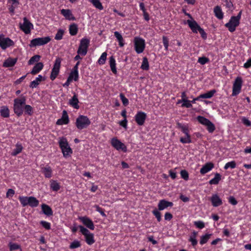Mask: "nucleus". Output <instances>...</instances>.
Returning <instances> with one entry per match:
<instances>
[{
	"label": "nucleus",
	"instance_id": "nucleus-35",
	"mask_svg": "<svg viewBox=\"0 0 251 251\" xmlns=\"http://www.w3.org/2000/svg\"><path fill=\"white\" fill-rule=\"evenodd\" d=\"M114 36L116 38L119 42V45L120 47H123L125 45V40L123 38L122 35L118 31H115Z\"/></svg>",
	"mask_w": 251,
	"mask_h": 251
},
{
	"label": "nucleus",
	"instance_id": "nucleus-32",
	"mask_svg": "<svg viewBox=\"0 0 251 251\" xmlns=\"http://www.w3.org/2000/svg\"><path fill=\"white\" fill-rule=\"evenodd\" d=\"M78 26L76 24L73 23L70 25L69 31L71 35L75 36L76 35L78 32Z\"/></svg>",
	"mask_w": 251,
	"mask_h": 251
},
{
	"label": "nucleus",
	"instance_id": "nucleus-31",
	"mask_svg": "<svg viewBox=\"0 0 251 251\" xmlns=\"http://www.w3.org/2000/svg\"><path fill=\"white\" fill-rule=\"evenodd\" d=\"M109 65L112 73L114 74H117V71L116 69V63L114 57L111 56L109 58Z\"/></svg>",
	"mask_w": 251,
	"mask_h": 251
},
{
	"label": "nucleus",
	"instance_id": "nucleus-43",
	"mask_svg": "<svg viewBox=\"0 0 251 251\" xmlns=\"http://www.w3.org/2000/svg\"><path fill=\"white\" fill-rule=\"evenodd\" d=\"M211 236V234H205V235H203L201 237L200 244L201 245H202L208 241V240L210 239Z\"/></svg>",
	"mask_w": 251,
	"mask_h": 251
},
{
	"label": "nucleus",
	"instance_id": "nucleus-47",
	"mask_svg": "<svg viewBox=\"0 0 251 251\" xmlns=\"http://www.w3.org/2000/svg\"><path fill=\"white\" fill-rule=\"evenodd\" d=\"M64 30L62 29H59L57 30L56 34H55L54 39L56 40H60L62 39L63 36L64 34Z\"/></svg>",
	"mask_w": 251,
	"mask_h": 251
},
{
	"label": "nucleus",
	"instance_id": "nucleus-52",
	"mask_svg": "<svg viewBox=\"0 0 251 251\" xmlns=\"http://www.w3.org/2000/svg\"><path fill=\"white\" fill-rule=\"evenodd\" d=\"M9 249L10 251L16 250L21 249V246L16 243H13L12 242L9 244Z\"/></svg>",
	"mask_w": 251,
	"mask_h": 251
},
{
	"label": "nucleus",
	"instance_id": "nucleus-13",
	"mask_svg": "<svg viewBox=\"0 0 251 251\" xmlns=\"http://www.w3.org/2000/svg\"><path fill=\"white\" fill-rule=\"evenodd\" d=\"M197 120L200 123L207 127V129L210 133H212L215 130V127L214 124L208 119L204 117L199 116L197 117Z\"/></svg>",
	"mask_w": 251,
	"mask_h": 251
},
{
	"label": "nucleus",
	"instance_id": "nucleus-30",
	"mask_svg": "<svg viewBox=\"0 0 251 251\" xmlns=\"http://www.w3.org/2000/svg\"><path fill=\"white\" fill-rule=\"evenodd\" d=\"M41 208L42 212L46 215L50 216L53 215V211L49 205L46 204H42L41 205Z\"/></svg>",
	"mask_w": 251,
	"mask_h": 251
},
{
	"label": "nucleus",
	"instance_id": "nucleus-33",
	"mask_svg": "<svg viewBox=\"0 0 251 251\" xmlns=\"http://www.w3.org/2000/svg\"><path fill=\"white\" fill-rule=\"evenodd\" d=\"M0 114L3 118H8L10 116V111L6 106H2L0 107Z\"/></svg>",
	"mask_w": 251,
	"mask_h": 251
},
{
	"label": "nucleus",
	"instance_id": "nucleus-37",
	"mask_svg": "<svg viewBox=\"0 0 251 251\" xmlns=\"http://www.w3.org/2000/svg\"><path fill=\"white\" fill-rule=\"evenodd\" d=\"M50 187L53 191H58L60 189V184L54 180H50Z\"/></svg>",
	"mask_w": 251,
	"mask_h": 251
},
{
	"label": "nucleus",
	"instance_id": "nucleus-59",
	"mask_svg": "<svg viewBox=\"0 0 251 251\" xmlns=\"http://www.w3.org/2000/svg\"><path fill=\"white\" fill-rule=\"evenodd\" d=\"M180 175L182 178L185 180H188L189 174L185 170H182L180 172Z\"/></svg>",
	"mask_w": 251,
	"mask_h": 251
},
{
	"label": "nucleus",
	"instance_id": "nucleus-20",
	"mask_svg": "<svg viewBox=\"0 0 251 251\" xmlns=\"http://www.w3.org/2000/svg\"><path fill=\"white\" fill-rule=\"evenodd\" d=\"M69 122L70 120L67 111L63 110L61 118L57 120L56 124L59 126L67 125Z\"/></svg>",
	"mask_w": 251,
	"mask_h": 251
},
{
	"label": "nucleus",
	"instance_id": "nucleus-14",
	"mask_svg": "<svg viewBox=\"0 0 251 251\" xmlns=\"http://www.w3.org/2000/svg\"><path fill=\"white\" fill-rule=\"evenodd\" d=\"M243 80L241 77L236 78L232 87V96H235L239 94L241 92Z\"/></svg>",
	"mask_w": 251,
	"mask_h": 251
},
{
	"label": "nucleus",
	"instance_id": "nucleus-1",
	"mask_svg": "<svg viewBox=\"0 0 251 251\" xmlns=\"http://www.w3.org/2000/svg\"><path fill=\"white\" fill-rule=\"evenodd\" d=\"M58 145L64 157L67 158L71 156L73 151L66 137H59Z\"/></svg>",
	"mask_w": 251,
	"mask_h": 251
},
{
	"label": "nucleus",
	"instance_id": "nucleus-17",
	"mask_svg": "<svg viewBox=\"0 0 251 251\" xmlns=\"http://www.w3.org/2000/svg\"><path fill=\"white\" fill-rule=\"evenodd\" d=\"M240 24V22L236 19L235 16L231 17L229 22L225 25V26L226 27L229 31L231 32H234L236 27H237Z\"/></svg>",
	"mask_w": 251,
	"mask_h": 251
},
{
	"label": "nucleus",
	"instance_id": "nucleus-6",
	"mask_svg": "<svg viewBox=\"0 0 251 251\" xmlns=\"http://www.w3.org/2000/svg\"><path fill=\"white\" fill-rule=\"evenodd\" d=\"M78 228L80 229V232L84 235L86 243L89 245L93 244L95 242L94 234L91 233L87 228L83 226H79Z\"/></svg>",
	"mask_w": 251,
	"mask_h": 251
},
{
	"label": "nucleus",
	"instance_id": "nucleus-58",
	"mask_svg": "<svg viewBox=\"0 0 251 251\" xmlns=\"http://www.w3.org/2000/svg\"><path fill=\"white\" fill-rule=\"evenodd\" d=\"M198 62L201 65H204L209 62V59L206 57H201L199 58Z\"/></svg>",
	"mask_w": 251,
	"mask_h": 251
},
{
	"label": "nucleus",
	"instance_id": "nucleus-23",
	"mask_svg": "<svg viewBox=\"0 0 251 251\" xmlns=\"http://www.w3.org/2000/svg\"><path fill=\"white\" fill-rule=\"evenodd\" d=\"M212 204L214 207H218L222 204V199L217 194H213L210 198Z\"/></svg>",
	"mask_w": 251,
	"mask_h": 251
},
{
	"label": "nucleus",
	"instance_id": "nucleus-12",
	"mask_svg": "<svg viewBox=\"0 0 251 251\" xmlns=\"http://www.w3.org/2000/svg\"><path fill=\"white\" fill-rule=\"evenodd\" d=\"M61 63V59L60 58L58 57L55 59L50 75V78L51 80H54L58 75L60 71Z\"/></svg>",
	"mask_w": 251,
	"mask_h": 251
},
{
	"label": "nucleus",
	"instance_id": "nucleus-44",
	"mask_svg": "<svg viewBox=\"0 0 251 251\" xmlns=\"http://www.w3.org/2000/svg\"><path fill=\"white\" fill-rule=\"evenodd\" d=\"M41 56L39 55H35L31 57L28 61V64L31 65L33 64L34 63H38V61L40 60Z\"/></svg>",
	"mask_w": 251,
	"mask_h": 251
},
{
	"label": "nucleus",
	"instance_id": "nucleus-9",
	"mask_svg": "<svg viewBox=\"0 0 251 251\" xmlns=\"http://www.w3.org/2000/svg\"><path fill=\"white\" fill-rule=\"evenodd\" d=\"M89 43L90 40L87 38H83L81 39L77 51V54H80L82 56H85L87 53Z\"/></svg>",
	"mask_w": 251,
	"mask_h": 251
},
{
	"label": "nucleus",
	"instance_id": "nucleus-21",
	"mask_svg": "<svg viewBox=\"0 0 251 251\" xmlns=\"http://www.w3.org/2000/svg\"><path fill=\"white\" fill-rule=\"evenodd\" d=\"M173 206V203L172 202L168 201L165 200H161L158 202V209L161 211L168 207H172Z\"/></svg>",
	"mask_w": 251,
	"mask_h": 251
},
{
	"label": "nucleus",
	"instance_id": "nucleus-2",
	"mask_svg": "<svg viewBox=\"0 0 251 251\" xmlns=\"http://www.w3.org/2000/svg\"><path fill=\"white\" fill-rule=\"evenodd\" d=\"M26 103L25 96H21L14 100L13 110L15 114L20 117L23 114L24 106Z\"/></svg>",
	"mask_w": 251,
	"mask_h": 251
},
{
	"label": "nucleus",
	"instance_id": "nucleus-49",
	"mask_svg": "<svg viewBox=\"0 0 251 251\" xmlns=\"http://www.w3.org/2000/svg\"><path fill=\"white\" fill-rule=\"evenodd\" d=\"M158 209H155L152 211L153 215L155 217L158 222H160L161 220V215Z\"/></svg>",
	"mask_w": 251,
	"mask_h": 251
},
{
	"label": "nucleus",
	"instance_id": "nucleus-42",
	"mask_svg": "<svg viewBox=\"0 0 251 251\" xmlns=\"http://www.w3.org/2000/svg\"><path fill=\"white\" fill-rule=\"evenodd\" d=\"M68 78L72 81H77L78 79V71L72 70Z\"/></svg>",
	"mask_w": 251,
	"mask_h": 251
},
{
	"label": "nucleus",
	"instance_id": "nucleus-57",
	"mask_svg": "<svg viewBox=\"0 0 251 251\" xmlns=\"http://www.w3.org/2000/svg\"><path fill=\"white\" fill-rule=\"evenodd\" d=\"M94 207L96 208V210L99 212L102 217H106V215L104 212V209L100 207L98 205H95Z\"/></svg>",
	"mask_w": 251,
	"mask_h": 251
},
{
	"label": "nucleus",
	"instance_id": "nucleus-56",
	"mask_svg": "<svg viewBox=\"0 0 251 251\" xmlns=\"http://www.w3.org/2000/svg\"><path fill=\"white\" fill-rule=\"evenodd\" d=\"M162 40L164 46L165 47V50H168L169 47V40L168 38L166 36H163L162 37Z\"/></svg>",
	"mask_w": 251,
	"mask_h": 251
},
{
	"label": "nucleus",
	"instance_id": "nucleus-60",
	"mask_svg": "<svg viewBox=\"0 0 251 251\" xmlns=\"http://www.w3.org/2000/svg\"><path fill=\"white\" fill-rule=\"evenodd\" d=\"M182 102H183V103L182 104V105H181L182 107H186V108H191L192 107V105L191 103L190 100H186Z\"/></svg>",
	"mask_w": 251,
	"mask_h": 251
},
{
	"label": "nucleus",
	"instance_id": "nucleus-4",
	"mask_svg": "<svg viewBox=\"0 0 251 251\" xmlns=\"http://www.w3.org/2000/svg\"><path fill=\"white\" fill-rule=\"evenodd\" d=\"M19 200L23 206L29 205L31 207H35L39 204V201L35 197L20 196Z\"/></svg>",
	"mask_w": 251,
	"mask_h": 251
},
{
	"label": "nucleus",
	"instance_id": "nucleus-64",
	"mask_svg": "<svg viewBox=\"0 0 251 251\" xmlns=\"http://www.w3.org/2000/svg\"><path fill=\"white\" fill-rule=\"evenodd\" d=\"M173 218V215L169 212H166L164 215V219L167 221H170Z\"/></svg>",
	"mask_w": 251,
	"mask_h": 251
},
{
	"label": "nucleus",
	"instance_id": "nucleus-40",
	"mask_svg": "<svg viewBox=\"0 0 251 251\" xmlns=\"http://www.w3.org/2000/svg\"><path fill=\"white\" fill-rule=\"evenodd\" d=\"M90 2L93 5L99 10H102L103 7L100 0H90Z\"/></svg>",
	"mask_w": 251,
	"mask_h": 251
},
{
	"label": "nucleus",
	"instance_id": "nucleus-3",
	"mask_svg": "<svg viewBox=\"0 0 251 251\" xmlns=\"http://www.w3.org/2000/svg\"><path fill=\"white\" fill-rule=\"evenodd\" d=\"M177 127L185 134V137L180 138V141L183 144L190 143L192 142L191 136L189 133V126L187 124H182L178 123Z\"/></svg>",
	"mask_w": 251,
	"mask_h": 251
},
{
	"label": "nucleus",
	"instance_id": "nucleus-41",
	"mask_svg": "<svg viewBox=\"0 0 251 251\" xmlns=\"http://www.w3.org/2000/svg\"><path fill=\"white\" fill-rule=\"evenodd\" d=\"M221 179V175L219 173H216L214 177L213 178L211 179L209 181V183L211 185H212V184L216 185L219 183V182Z\"/></svg>",
	"mask_w": 251,
	"mask_h": 251
},
{
	"label": "nucleus",
	"instance_id": "nucleus-46",
	"mask_svg": "<svg viewBox=\"0 0 251 251\" xmlns=\"http://www.w3.org/2000/svg\"><path fill=\"white\" fill-rule=\"evenodd\" d=\"M25 113L29 116H31L33 113V108L30 105L25 104L24 106Z\"/></svg>",
	"mask_w": 251,
	"mask_h": 251
},
{
	"label": "nucleus",
	"instance_id": "nucleus-55",
	"mask_svg": "<svg viewBox=\"0 0 251 251\" xmlns=\"http://www.w3.org/2000/svg\"><path fill=\"white\" fill-rule=\"evenodd\" d=\"M194 225L198 228L202 229L205 226L204 223L201 221L194 222Z\"/></svg>",
	"mask_w": 251,
	"mask_h": 251
},
{
	"label": "nucleus",
	"instance_id": "nucleus-45",
	"mask_svg": "<svg viewBox=\"0 0 251 251\" xmlns=\"http://www.w3.org/2000/svg\"><path fill=\"white\" fill-rule=\"evenodd\" d=\"M141 68L143 70H148L149 69V64L148 60L146 57L143 58Z\"/></svg>",
	"mask_w": 251,
	"mask_h": 251
},
{
	"label": "nucleus",
	"instance_id": "nucleus-63",
	"mask_svg": "<svg viewBox=\"0 0 251 251\" xmlns=\"http://www.w3.org/2000/svg\"><path fill=\"white\" fill-rule=\"evenodd\" d=\"M15 194V191L12 189H9L6 192V197H12Z\"/></svg>",
	"mask_w": 251,
	"mask_h": 251
},
{
	"label": "nucleus",
	"instance_id": "nucleus-8",
	"mask_svg": "<svg viewBox=\"0 0 251 251\" xmlns=\"http://www.w3.org/2000/svg\"><path fill=\"white\" fill-rule=\"evenodd\" d=\"M134 49L136 53L140 54L142 53L145 49V41L140 37H135L134 38Z\"/></svg>",
	"mask_w": 251,
	"mask_h": 251
},
{
	"label": "nucleus",
	"instance_id": "nucleus-61",
	"mask_svg": "<svg viewBox=\"0 0 251 251\" xmlns=\"http://www.w3.org/2000/svg\"><path fill=\"white\" fill-rule=\"evenodd\" d=\"M228 202L233 205H235L237 204V201L235 198L233 196H230L228 198Z\"/></svg>",
	"mask_w": 251,
	"mask_h": 251
},
{
	"label": "nucleus",
	"instance_id": "nucleus-29",
	"mask_svg": "<svg viewBox=\"0 0 251 251\" xmlns=\"http://www.w3.org/2000/svg\"><path fill=\"white\" fill-rule=\"evenodd\" d=\"M213 12L215 17L217 19L219 20H222L223 19L224 13L222 11L221 7L220 6L217 5L215 6L213 9Z\"/></svg>",
	"mask_w": 251,
	"mask_h": 251
},
{
	"label": "nucleus",
	"instance_id": "nucleus-5",
	"mask_svg": "<svg viewBox=\"0 0 251 251\" xmlns=\"http://www.w3.org/2000/svg\"><path fill=\"white\" fill-rule=\"evenodd\" d=\"M91 125V121L87 116L79 115L76 119L75 125L79 130L87 128Z\"/></svg>",
	"mask_w": 251,
	"mask_h": 251
},
{
	"label": "nucleus",
	"instance_id": "nucleus-51",
	"mask_svg": "<svg viewBox=\"0 0 251 251\" xmlns=\"http://www.w3.org/2000/svg\"><path fill=\"white\" fill-rule=\"evenodd\" d=\"M236 162L234 161H231L226 163L224 169L227 170L228 168L234 169L236 167Z\"/></svg>",
	"mask_w": 251,
	"mask_h": 251
},
{
	"label": "nucleus",
	"instance_id": "nucleus-54",
	"mask_svg": "<svg viewBox=\"0 0 251 251\" xmlns=\"http://www.w3.org/2000/svg\"><path fill=\"white\" fill-rule=\"evenodd\" d=\"M120 97L123 102V104L125 106H126L128 104V100L125 96V95L123 93H121L120 94Z\"/></svg>",
	"mask_w": 251,
	"mask_h": 251
},
{
	"label": "nucleus",
	"instance_id": "nucleus-10",
	"mask_svg": "<svg viewBox=\"0 0 251 251\" xmlns=\"http://www.w3.org/2000/svg\"><path fill=\"white\" fill-rule=\"evenodd\" d=\"M51 38L49 36L36 38L30 41L29 46L30 48L43 46L48 44Z\"/></svg>",
	"mask_w": 251,
	"mask_h": 251
},
{
	"label": "nucleus",
	"instance_id": "nucleus-11",
	"mask_svg": "<svg viewBox=\"0 0 251 251\" xmlns=\"http://www.w3.org/2000/svg\"><path fill=\"white\" fill-rule=\"evenodd\" d=\"M15 45L14 42L8 37H6L4 35L0 34V47L5 50L6 49L13 47Z\"/></svg>",
	"mask_w": 251,
	"mask_h": 251
},
{
	"label": "nucleus",
	"instance_id": "nucleus-25",
	"mask_svg": "<svg viewBox=\"0 0 251 251\" xmlns=\"http://www.w3.org/2000/svg\"><path fill=\"white\" fill-rule=\"evenodd\" d=\"M41 172L44 174V176L46 178H50L52 176V169L48 165H46L45 167H42L41 168Z\"/></svg>",
	"mask_w": 251,
	"mask_h": 251
},
{
	"label": "nucleus",
	"instance_id": "nucleus-16",
	"mask_svg": "<svg viewBox=\"0 0 251 251\" xmlns=\"http://www.w3.org/2000/svg\"><path fill=\"white\" fill-rule=\"evenodd\" d=\"M23 21V23L20 24V28L25 34H29L33 28V25L26 17L24 18Z\"/></svg>",
	"mask_w": 251,
	"mask_h": 251
},
{
	"label": "nucleus",
	"instance_id": "nucleus-28",
	"mask_svg": "<svg viewBox=\"0 0 251 251\" xmlns=\"http://www.w3.org/2000/svg\"><path fill=\"white\" fill-rule=\"evenodd\" d=\"M44 67V64L42 62H38L35 64L30 72V74L32 75H35L38 74Z\"/></svg>",
	"mask_w": 251,
	"mask_h": 251
},
{
	"label": "nucleus",
	"instance_id": "nucleus-7",
	"mask_svg": "<svg viewBox=\"0 0 251 251\" xmlns=\"http://www.w3.org/2000/svg\"><path fill=\"white\" fill-rule=\"evenodd\" d=\"M187 23L193 32L197 33L198 32H199L201 36L203 38L205 39L206 38V34L205 32L202 28L201 27L195 20H188L187 21Z\"/></svg>",
	"mask_w": 251,
	"mask_h": 251
},
{
	"label": "nucleus",
	"instance_id": "nucleus-38",
	"mask_svg": "<svg viewBox=\"0 0 251 251\" xmlns=\"http://www.w3.org/2000/svg\"><path fill=\"white\" fill-rule=\"evenodd\" d=\"M197 235L198 232L197 231H194L192 234L190 235L189 239V241L191 243L192 245L194 247L196 246L198 243L197 240L196 239Z\"/></svg>",
	"mask_w": 251,
	"mask_h": 251
},
{
	"label": "nucleus",
	"instance_id": "nucleus-27",
	"mask_svg": "<svg viewBox=\"0 0 251 251\" xmlns=\"http://www.w3.org/2000/svg\"><path fill=\"white\" fill-rule=\"evenodd\" d=\"M213 168V163L211 162L207 163L201 169L200 173L201 174L204 175L211 171Z\"/></svg>",
	"mask_w": 251,
	"mask_h": 251
},
{
	"label": "nucleus",
	"instance_id": "nucleus-50",
	"mask_svg": "<svg viewBox=\"0 0 251 251\" xmlns=\"http://www.w3.org/2000/svg\"><path fill=\"white\" fill-rule=\"evenodd\" d=\"M81 246V244L80 241L78 240H75L72 243H71L69 248L71 249H74L76 248H78Z\"/></svg>",
	"mask_w": 251,
	"mask_h": 251
},
{
	"label": "nucleus",
	"instance_id": "nucleus-62",
	"mask_svg": "<svg viewBox=\"0 0 251 251\" xmlns=\"http://www.w3.org/2000/svg\"><path fill=\"white\" fill-rule=\"evenodd\" d=\"M127 119H124L119 122V125L124 127L125 129L127 128Z\"/></svg>",
	"mask_w": 251,
	"mask_h": 251
},
{
	"label": "nucleus",
	"instance_id": "nucleus-48",
	"mask_svg": "<svg viewBox=\"0 0 251 251\" xmlns=\"http://www.w3.org/2000/svg\"><path fill=\"white\" fill-rule=\"evenodd\" d=\"M107 54L106 52H104L101 54L98 61L100 65H103L105 64L107 58Z\"/></svg>",
	"mask_w": 251,
	"mask_h": 251
},
{
	"label": "nucleus",
	"instance_id": "nucleus-15",
	"mask_svg": "<svg viewBox=\"0 0 251 251\" xmlns=\"http://www.w3.org/2000/svg\"><path fill=\"white\" fill-rule=\"evenodd\" d=\"M111 144L117 151H122L125 152L127 151L126 146L116 137L111 139Z\"/></svg>",
	"mask_w": 251,
	"mask_h": 251
},
{
	"label": "nucleus",
	"instance_id": "nucleus-18",
	"mask_svg": "<svg viewBox=\"0 0 251 251\" xmlns=\"http://www.w3.org/2000/svg\"><path fill=\"white\" fill-rule=\"evenodd\" d=\"M135 121L138 126L144 125L147 118V114L143 111H138L134 117Z\"/></svg>",
	"mask_w": 251,
	"mask_h": 251
},
{
	"label": "nucleus",
	"instance_id": "nucleus-24",
	"mask_svg": "<svg viewBox=\"0 0 251 251\" xmlns=\"http://www.w3.org/2000/svg\"><path fill=\"white\" fill-rule=\"evenodd\" d=\"M61 14L65 18L66 20L69 21H74L75 20V17L72 14V11L70 9L61 10Z\"/></svg>",
	"mask_w": 251,
	"mask_h": 251
},
{
	"label": "nucleus",
	"instance_id": "nucleus-19",
	"mask_svg": "<svg viewBox=\"0 0 251 251\" xmlns=\"http://www.w3.org/2000/svg\"><path fill=\"white\" fill-rule=\"evenodd\" d=\"M78 220L88 228L92 230H94L95 225L92 220L89 217L87 216H81L78 217Z\"/></svg>",
	"mask_w": 251,
	"mask_h": 251
},
{
	"label": "nucleus",
	"instance_id": "nucleus-22",
	"mask_svg": "<svg viewBox=\"0 0 251 251\" xmlns=\"http://www.w3.org/2000/svg\"><path fill=\"white\" fill-rule=\"evenodd\" d=\"M17 60V58L8 57L4 60L2 66L5 68L12 67L16 64Z\"/></svg>",
	"mask_w": 251,
	"mask_h": 251
},
{
	"label": "nucleus",
	"instance_id": "nucleus-36",
	"mask_svg": "<svg viewBox=\"0 0 251 251\" xmlns=\"http://www.w3.org/2000/svg\"><path fill=\"white\" fill-rule=\"evenodd\" d=\"M15 149L13 150V151L11 152V155L12 156H16L17 154L21 153L23 149V147L21 144L17 143L15 145Z\"/></svg>",
	"mask_w": 251,
	"mask_h": 251
},
{
	"label": "nucleus",
	"instance_id": "nucleus-53",
	"mask_svg": "<svg viewBox=\"0 0 251 251\" xmlns=\"http://www.w3.org/2000/svg\"><path fill=\"white\" fill-rule=\"evenodd\" d=\"M40 223L42 226L47 230H50L51 228V224L49 222L41 221Z\"/></svg>",
	"mask_w": 251,
	"mask_h": 251
},
{
	"label": "nucleus",
	"instance_id": "nucleus-26",
	"mask_svg": "<svg viewBox=\"0 0 251 251\" xmlns=\"http://www.w3.org/2000/svg\"><path fill=\"white\" fill-rule=\"evenodd\" d=\"M79 101L77 95L75 93L73 97L69 100V103L73 108L78 109L79 108L78 105Z\"/></svg>",
	"mask_w": 251,
	"mask_h": 251
},
{
	"label": "nucleus",
	"instance_id": "nucleus-39",
	"mask_svg": "<svg viewBox=\"0 0 251 251\" xmlns=\"http://www.w3.org/2000/svg\"><path fill=\"white\" fill-rule=\"evenodd\" d=\"M216 91L214 89L210 90V91L201 94L199 96V98H201V99H210L212 98L214 95L216 93Z\"/></svg>",
	"mask_w": 251,
	"mask_h": 251
},
{
	"label": "nucleus",
	"instance_id": "nucleus-34",
	"mask_svg": "<svg viewBox=\"0 0 251 251\" xmlns=\"http://www.w3.org/2000/svg\"><path fill=\"white\" fill-rule=\"evenodd\" d=\"M43 80V77L41 75H39L34 80L30 82V87L32 88H36Z\"/></svg>",
	"mask_w": 251,
	"mask_h": 251
}]
</instances>
